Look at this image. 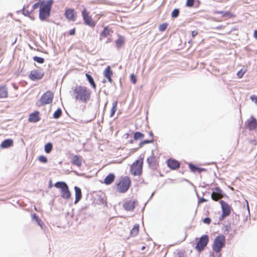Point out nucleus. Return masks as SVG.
<instances>
[{
    "mask_svg": "<svg viewBox=\"0 0 257 257\" xmlns=\"http://www.w3.org/2000/svg\"><path fill=\"white\" fill-rule=\"evenodd\" d=\"M145 248H146V246H143L142 247V250H144V249H145Z\"/></svg>",
    "mask_w": 257,
    "mask_h": 257,
    "instance_id": "nucleus-62",
    "label": "nucleus"
},
{
    "mask_svg": "<svg viewBox=\"0 0 257 257\" xmlns=\"http://www.w3.org/2000/svg\"><path fill=\"white\" fill-rule=\"evenodd\" d=\"M106 78L107 79L108 81L109 82L112 83V79H111V77H106Z\"/></svg>",
    "mask_w": 257,
    "mask_h": 257,
    "instance_id": "nucleus-57",
    "label": "nucleus"
},
{
    "mask_svg": "<svg viewBox=\"0 0 257 257\" xmlns=\"http://www.w3.org/2000/svg\"><path fill=\"white\" fill-rule=\"evenodd\" d=\"M198 34V32L196 31H192L191 35L193 38H194Z\"/></svg>",
    "mask_w": 257,
    "mask_h": 257,
    "instance_id": "nucleus-53",
    "label": "nucleus"
},
{
    "mask_svg": "<svg viewBox=\"0 0 257 257\" xmlns=\"http://www.w3.org/2000/svg\"><path fill=\"white\" fill-rule=\"evenodd\" d=\"M145 135L141 132H136L134 134V139L135 140H141L144 137Z\"/></svg>",
    "mask_w": 257,
    "mask_h": 257,
    "instance_id": "nucleus-30",
    "label": "nucleus"
},
{
    "mask_svg": "<svg viewBox=\"0 0 257 257\" xmlns=\"http://www.w3.org/2000/svg\"><path fill=\"white\" fill-rule=\"evenodd\" d=\"M195 0H187L186 6L188 7H192L194 5Z\"/></svg>",
    "mask_w": 257,
    "mask_h": 257,
    "instance_id": "nucleus-42",
    "label": "nucleus"
},
{
    "mask_svg": "<svg viewBox=\"0 0 257 257\" xmlns=\"http://www.w3.org/2000/svg\"><path fill=\"white\" fill-rule=\"evenodd\" d=\"M40 120L39 116V112L35 111L29 115L28 121L31 122H36Z\"/></svg>",
    "mask_w": 257,
    "mask_h": 257,
    "instance_id": "nucleus-15",
    "label": "nucleus"
},
{
    "mask_svg": "<svg viewBox=\"0 0 257 257\" xmlns=\"http://www.w3.org/2000/svg\"><path fill=\"white\" fill-rule=\"evenodd\" d=\"M33 60L37 62L38 63L42 64L44 62V59L42 57H38V56H34L33 57Z\"/></svg>",
    "mask_w": 257,
    "mask_h": 257,
    "instance_id": "nucleus-39",
    "label": "nucleus"
},
{
    "mask_svg": "<svg viewBox=\"0 0 257 257\" xmlns=\"http://www.w3.org/2000/svg\"><path fill=\"white\" fill-rule=\"evenodd\" d=\"M211 219L209 217H205L203 220V223H204L205 224H210L211 222Z\"/></svg>",
    "mask_w": 257,
    "mask_h": 257,
    "instance_id": "nucleus-47",
    "label": "nucleus"
},
{
    "mask_svg": "<svg viewBox=\"0 0 257 257\" xmlns=\"http://www.w3.org/2000/svg\"><path fill=\"white\" fill-rule=\"evenodd\" d=\"M167 166L172 170H176L180 167V164L179 162L173 159H169L167 161Z\"/></svg>",
    "mask_w": 257,
    "mask_h": 257,
    "instance_id": "nucleus-14",
    "label": "nucleus"
},
{
    "mask_svg": "<svg viewBox=\"0 0 257 257\" xmlns=\"http://www.w3.org/2000/svg\"><path fill=\"white\" fill-rule=\"evenodd\" d=\"M214 14H221L223 17L230 18H231L232 14L228 11H219L215 10L213 11Z\"/></svg>",
    "mask_w": 257,
    "mask_h": 257,
    "instance_id": "nucleus-25",
    "label": "nucleus"
},
{
    "mask_svg": "<svg viewBox=\"0 0 257 257\" xmlns=\"http://www.w3.org/2000/svg\"><path fill=\"white\" fill-rule=\"evenodd\" d=\"M110 31L109 29L107 27H105L100 34L99 39L101 40L103 37H108L110 35Z\"/></svg>",
    "mask_w": 257,
    "mask_h": 257,
    "instance_id": "nucleus-23",
    "label": "nucleus"
},
{
    "mask_svg": "<svg viewBox=\"0 0 257 257\" xmlns=\"http://www.w3.org/2000/svg\"><path fill=\"white\" fill-rule=\"evenodd\" d=\"M62 110L58 108L53 113V117L55 119L59 118L62 115Z\"/></svg>",
    "mask_w": 257,
    "mask_h": 257,
    "instance_id": "nucleus-33",
    "label": "nucleus"
},
{
    "mask_svg": "<svg viewBox=\"0 0 257 257\" xmlns=\"http://www.w3.org/2000/svg\"><path fill=\"white\" fill-rule=\"evenodd\" d=\"M228 216V215H223V213L222 212L221 215L219 218V221H221V220H223L225 217H226Z\"/></svg>",
    "mask_w": 257,
    "mask_h": 257,
    "instance_id": "nucleus-51",
    "label": "nucleus"
},
{
    "mask_svg": "<svg viewBox=\"0 0 257 257\" xmlns=\"http://www.w3.org/2000/svg\"><path fill=\"white\" fill-rule=\"evenodd\" d=\"M45 152L46 153H50L52 149H53V145L51 143H48L45 145Z\"/></svg>",
    "mask_w": 257,
    "mask_h": 257,
    "instance_id": "nucleus-32",
    "label": "nucleus"
},
{
    "mask_svg": "<svg viewBox=\"0 0 257 257\" xmlns=\"http://www.w3.org/2000/svg\"><path fill=\"white\" fill-rule=\"evenodd\" d=\"M133 143V140L130 141V143Z\"/></svg>",
    "mask_w": 257,
    "mask_h": 257,
    "instance_id": "nucleus-64",
    "label": "nucleus"
},
{
    "mask_svg": "<svg viewBox=\"0 0 257 257\" xmlns=\"http://www.w3.org/2000/svg\"><path fill=\"white\" fill-rule=\"evenodd\" d=\"M25 8V7L24 6L23 8V9H22V11H23V15H25V16H29L31 15V14L32 13V10L31 11H29L28 10L25 11V10H24Z\"/></svg>",
    "mask_w": 257,
    "mask_h": 257,
    "instance_id": "nucleus-44",
    "label": "nucleus"
},
{
    "mask_svg": "<svg viewBox=\"0 0 257 257\" xmlns=\"http://www.w3.org/2000/svg\"><path fill=\"white\" fill-rule=\"evenodd\" d=\"M86 77L87 80H88V81L89 82L90 84L91 85L93 89H95L96 88V84L95 83V82L94 81L93 77L90 75H89L87 73H86Z\"/></svg>",
    "mask_w": 257,
    "mask_h": 257,
    "instance_id": "nucleus-28",
    "label": "nucleus"
},
{
    "mask_svg": "<svg viewBox=\"0 0 257 257\" xmlns=\"http://www.w3.org/2000/svg\"><path fill=\"white\" fill-rule=\"evenodd\" d=\"M110 42V39L109 38L107 39V41L106 42V43H109Z\"/></svg>",
    "mask_w": 257,
    "mask_h": 257,
    "instance_id": "nucleus-61",
    "label": "nucleus"
},
{
    "mask_svg": "<svg viewBox=\"0 0 257 257\" xmlns=\"http://www.w3.org/2000/svg\"><path fill=\"white\" fill-rule=\"evenodd\" d=\"M75 199L74 201V204H77L82 198V193L81 189L77 187H74Z\"/></svg>",
    "mask_w": 257,
    "mask_h": 257,
    "instance_id": "nucleus-18",
    "label": "nucleus"
},
{
    "mask_svg": "<svg viewBox=\"0 0 257 257\" xmlns=\"http://www.w3.org/2000/svg\"><path fill=\"white\" fill-rule=\"evenodd\" d=\"M53 3V0L42 1L39 14V18L41 21H44L50 16Z\"/></svg>",
    "mask_w": 257,
    "mask_h": 257,
    "instance_id": "nucleus-2",
    "label": "nucleus"
},
{
    "mask_svg": "<svg viewBox=\"0 0 257 257\" xmlns=\"http://www.w3.org/2000/svg\"><path fill=\"white\" fill-rule=\"evenodd\" d=\"M189 168L193 172H197L198 169H199V167H197L196 165L191 163L189 164Z\"/></svg>",
    "mask_w": 257,
    "mask_h": 257,
    "instance_id": "nucleus-37",
    "label": "nucleus"
},
{
    "mask_svg": "<svg viewBox=\"0 0 257 257\" xmlns=\"http://www.w3.org/2000/svg\"><path fill=\"white\" fill-rule=\"evenodd\" d=\"M44 73L38 70H33L29 75V78L33 81H37L41 79L44 76Z\"/></svg>",
    "mask_w": 257,
    "mask_h": 257,
    "instance_id": "nucleus-10",
    "label": "nucleus"
},
{
    "mask_svg": "<svg viewBox=\"0 0 257 257\" xmlns=\"http://www.w3.org/2000/svg\"><path fill=\"white\" fill-rule=\"evenodd\" d=\"M219 203L220 204L222 212L223 213V215H229L231 211V207L230 205L222 200L219 201Z\"/></svg>",
    "mask_w": 257,
    "mask_h": 257,
    "instance_id": "nucleus-12",
    "label": "nucleus"
},
{
    "mask_svg": "<svg viewBox=\"0 0 257 257\" xmlns=\"http://www.w3.org/2000/svg\"><path fill=\"white\" fill-rule=\"evenodd\" d=\"M180 13L179 9H175L171 13V17L172 18H176L178 17Z\"/></svg>",
    "mask_w": 257,
    "mask_h": 257,
    "instance_id": "nucleus-36",
    "label": "nucleus"
},
{
    "mask_svg": "<svg viewBox=\"0 0 257 257\" xmlns=\"http://www.w3.org/2000/svg\"><path fill=\"white\" fill-rule=\"evenodd\" d=\"M168 27V24L166 23H163L159 26V29L161 32L165 31Z\"/></svg>",
    "mask_w": 257,
    "mask_h": 257,
    "instance_id": "nucleus-40",
    "label": "nucleus"
},
{
    "mask_svg": "<svg viewBox=\"0 0 257 257\" xmlns=\"http://www.w3.org/2000/svg\"><path fill=\"white\" fill-rule=\"evenodd\" d=\"M75 28L70 30L69 32V34L70 35H74L75 34Z\"/></svg>",
    "mask_w": 257,
    "mask_h": 257,
    "instance_id": "nucleus-52",
    "label": "nucleus"
},
{
    "mask_svg": "<svg viewBox=\"0 0 257 257\" xmlns=\"http://www.w3.org/2000/svg\"><path fill=\"white\" fill-rule=\"evenodd\" d=\"M14 141L12 139H9L5 140L1 144L0 146L3 149L8 148L13 145Z\"/></svg>",
    "mask_w": 257,
    "mask_h": 257,
    "instance_id": "nucleus-20",
    "label": "nucleus"
},
{
    "mask_svg": "<svg viewBox=\"0 0 257 257\" xmlns=\"http://www.w3.org/2000/svg\"><path fill=\"white\" fill-rule=\"evenodd\" d=\"M117 104V101H114L112 103V108H111V112H110V117H112L113 116V115L116 110Z\"/></svg>",
    "mask_w": 257,
    "mask_h": 257,
    "instance_id": "nucleus-31",
    "label": "nucleus"
},
{
    "mask_svg": "<svg viewBox=\"0 0 257 257\" xmlns=\"http://www.w3.org/2000/svg\"><path fill=\"white\" fill-rule=\"evenodd\" d=\"M149 135L150 137H151V138H152V139H153V136H154V135H153V133H152V132H150L149 133Z\"/></svg>",
    "mask_w": 257,
    "mask_h": 257,
    "instance_id": "nucleus-58",
    "label": "nucleus"
},
{
    "mask_svg": "<svg viewBox=\"0 0 257 257\" xmlns=\"http://www.w3.org/2000/svg\"><path fill=\"white\" fill-rule=\"evenodd\" d=\"M249 142L250 144L253 145H256V144H257V142L255 140H250L249 141Z\"/></svg>",
    "mask_w": 257,
    "mask_h": 257,
    "instance_id": "nucleus-54",
    "label": "nucleus"
},
{
    "mask_svg": "<svg viewBox=\"0 0 257 257\" xmlns=\"http://www.w3.org/2000/svg\"><path fill=\"white\" fill-rule=\"evenodd\" d=\"M143 160H137L133 163L131 166V172L134 175H140L142 172Z\"/></svg>",
    "mask_w": 257,
    "mask_h": 257,
    "instance_id": "nucleus-6",
    "label": "nucleus"
},
{
    "mask_svg": "<svg viewBox=\"0 0 257 257\" xmlns=\"http://www.w3.org/2000/svg\"><path fill=\"white\" fill-rule=\"evenodd\" d=\"M154 142V140L153 139H152L151 140H144L143 141H141L139 144V147L138 148H141L142 147H143V146L146 144H150V143H152L153 142Z\"/></svg>",
    "mask_w": 257,
    "mask_h": 257,
    "instance_id": "nucleus-35",
    "label": "nucleus"
},
{
    "mask_svg": "<svg viewBox=\"0 0 257 257\" xmlns=\"http://www.w3.org/2000/svg\"><path fill=\"white\" fill-rule=\"evenodd\" d=\"M147 161L150 168L152 169H156L157 157L154 155V151H152V155L148 158Z\"/></svg>",
    "mask_w": 257,
    "mask_h": 257,
    "instance_id": "nucleus-11",
    "label": "nucleus"
},
{
    "mask_svg": "<svg viewBox=\"0 0 257 257\" xmlns=\"http://www.w3.org/2000/svg\"><path fill=\"white\" fill-rule=\"evenodd\" d=\"M154 192H153V193L152 194V195H151V197H150V198H151L153 197V196L154 195Z\"/></svg>",
    "mask_w": 257,
    "mask_h": 257,
    "instance_id": "nucleus-63",
    "label": "nucleus"
},
{
    "mask_svg": "<svg viewBox=\"0 0 257 257\" xmlns=\"http://www.w3.org/2000/svg\"><path fill=\"white\" fill-rule=\"evenodd\" d=\"M41 3H42V1H40L39 2L34 4L32 8V11L33 12L35 10L38 9L39 7V8H40V7L41 6Z\"/></svg>",
    "mask_w": 257,
    "mask_h": 257,
    "instance_id": "nucleus-41",
    "label": "nucleus"
},
{
    "mask_svg": "<svg viewBox=\"0 0 257 257\" xmlns=\"http://www.w3.org/2000/svg\"><path fill=\"white\" fill-rule=\"evenodd\" d=\"M103 75L105 77H111L112 75V71L109 66H107L103 71Z\"/></svg>",
    "mask_w": 257,
    "mask_h": 257,
    "instance_id": "nucleus-29",
    "label": "nucleus"
},
{
    "mask_svg": "<svg viewBox=\"0 0 257 257\" xmlns=\"http://www.w3.org/2000/svg\"><path fill=\"white\" fill-rule=\"evenodd\" d=\"M54 95L50 91H48L42 95L40 100V105L51 103L53 99Z\"/></svg>",
    "mask_w": 257,
    "mask_h": 257,
    "instance_id": "nucleus-7",
    "label": "nucleus"
},
{
    "mask_svg": "<svg viewBox=\"0 0 257 257\" xmlns=\"http://www.w3.org/2000/svg\"><path fill=\"white\" fill-rule=\"evenodd\" d=\"M254 37L257 39V30L254 32Z\"/></svg>",
    "mask_w": 257,
    "mask_h": 257,
    "instance_id": "nucleus-56",
    "label": "nucleus"
},
{
    "mask_svg": "<svg viewBox=\"0 0 257 257\" xmlns=\"http://www.w3.org/2000/svg\"><path fill=\"white\" fill-rule=\"evenodd\" d=\"M222 197L223 196H221L217 194H215L214 193H212L211 194V199L215 201H218L220 198H222Z\"/></svg>",
    "mask_w": 257,
    "mask_h": 257,
    "instance_id": "nucleus-38",
    "label": "nucleus"
},
{
    "mask_svg": "<svg viewBox=\"0 0 257 257\" xmlns=\"http://www.w3.org/2000/svg\"><path fill=\"white\" fill-rule=\"evenodd\" d=\"M212 190H213L212 193H214L215 194H217L221 196H223L224 195L223 192V191L219 187H216L214 188H213Z\"/></svg>",
    "mask_w": 257,
    "mask_h": 257,
    "instance_id": "nucleus-34",
    "label": "nucleus"
},
{
    "mask_svg": "<svg viewBox=\"0 0 257 257\" xmlns=\"http://www.w3.org/2000/svg\"><path fill=\"white\" fill-rule=\"evenodd\" d=\"M39 160L40 162L43 163H46L48 162L47 158L43 155H41L39 157Z\"/></svg>",
    "mask_w": 257,
    "mask_h": 257,
    "instance_id": "nucleus-43",
    "label": "nucleus"
},
{
    "mask_svg": "<svg viewBox=\"0 0 257 257\" xmlns=\"http://www.w3.org/2000/svg\"><path fill=\"white\" fill-rule=\"evenodd\" d=\"M246 123L249 131H252L257 128V120L253 116H251L250 119H248Z\"/></svg>",
    "mask_w": 257,
    "mask_h": 257,
    "instance_id": "nucleus-13",
    "label": "nucleus"
},
{
    "mask_svg": "<svg viewBox=\"0 0 257 257\" xmlns=\"http://www.w3.org/2000/svg\"><path fill=\"white\" fill-rule=\"evenodd\" d=\"M54 186L61 190V196L63 199L68 200L71 196V192L67 183L63 181H58L54 184Z\"/></svg>",
    "mask_w": 257,
    "mask_h": 257,
    "instance_id": "nucleus-3",
    "label": "nucleus"
},
{
    "mask_svg": "<svg viewBox=\"0 0 257 257\" xmlns=\"http://www.w3.org/2000/svg\"><path fill=\"white\" fill-rule=\"evenodd\" d=\"M65 16L70 21H74L76 19V13L73 9H68L65 11Z\"/></svg>",
    "mask_w": 257,
    "mask_h": 257,
    "instance_id": "nucleus-16",
    "label": "nucleus"
},
{
    "mask_svg": "<svg viewBox=\"0 0 257 257\" xmlns=\"http://www.w3.org/2000/svg\"><path fill=\"white\" fill-rule=\"evenodd\" d=\"M139 231V225L138 224H136L132 229L131 230L130 235L132 236H136Z\"/></svg>",
    "mask_w": 257,
    "mask_h": 257,
    "instance_id": "nucleus-27",
    "label": "nucleus"
},
{
    "mask_svg": "<svg viewBox=\"0 0 257 257\" xmlns=\"http://www.w3.org/2000/svg\"><path fill=\"white\" fill-rule=\"evenodd\" d=\"M82 159L81 157L75 155L71 159V163L78 167L81 166Z\"/></svg>",
    "mask_w": 257,
    "mask_h": 257,
    "instance_id": "nucleus-19",
    "label": "nucleus"
},
{
    "mask_svg": "<svg viewBox=\"0 0 257 257\" xmlns=\"http://www.w3.org/2000/svg\"><path fill=\"white\" fill-rule=\"evenodd\" d=\"M32 219L33 220L35 221L38 225H39L42 229H43V223L39 217V216L35 213L32 214Z\"/></svg>",
    "mask_w": 257,
    "mask_h": 257,
    "instance_id": "nucleus-26",
    "label": "nucleus"
},
{
    "mask_svg": "<svg viewBox=\"0 0 257 257\" xmlns=\"http://www.w3.org/2000/svg\"><path fill=\"white\" fill-rule=\"evenodd\" d=\"M135 206V201L130 200L125 202L123 204V207L127 211H131L134 209Z\"/></svg>",
    "mask_w": 257,
    "mask_h": 257,
    "instance_id": "nucleus-17",
    "label": "nucleus"
},
{
    "mask_svg": "<svg viewBox=\"0 0 257 257\" xmlns=\"http://www.w3.org/2000/svg\"><path fill=\"white\" fill-rule=\"evenodd\" d=\"M245 71L243 70L242 69L240 70L239 71L237 72L236 75L238 78H241L244 74L245 73Z\"/></svg>",
    "mask_w": 257,
    "mask_h": 257,
    "instance_id": "nucleus-45",
    "label": "nucleus"
},
{
    "mask_svg": "<svg viewBox=\"0 0 257 257\" xmlns=\"http://www.w3.org/2000/svg\"><path fill=\"white\" fill-rule=\"evenodd\" d=\"M87 206H86H86H83V207H82V208H81V210H85V209H87Z\"/></svg>",
    "mask_w": 257,
    "mask_h": 257,
    "instance_id": "nucleus-59",
    "label": "nucleus"
},
{
    "mask_svg": "<svg viewBox=\"0 0 257 257\" xmlns=\"http://www.w3.org/2000/svg\"><path fill=\"white\" fill-rule=\"evenodd\" d=\"M82 15L84 22V24L91 27H93L95 25V23L91 19V17L89 16L88 13L85 9H83L82 12Z\"/></svg>",
    "mask_w": 257,
    "mask_h": 257,
    "instance_id": "nucleus-9",
    "label": "nucleus"
},
{
    "mask_svg": "<svg viewBox=\"0 0 257 257\" xmlns=\"http://www.w3.org/2000/svg\"><path fill=\"white\" fill-rule=\"evenodd\" d=\"M207 200L204 198H200L199 199V200H198V204H201L203 202H207Z\"/></svg>",
    "mask_w": 257,
    "mask_h": 257,
    "instance_id": "nucleus-49",
    "label": "nucleus"
},
{
    "mask_svg": "<svg viewBox=\"0 0 257 257\" xmlns=\"http://www.w3.org/2000/svg\"><path fill=\"white\" fill-rule=\"evenodd\" d=\"M131 179L127 176H125L116 184L117 191L119 193L126 192L131 185Z\"/></svg>",
    "mask_w": 257,
    "mask_h": 257,
    "instance_id": "nucleus-4",
    "label": "nucleus"
},
{
    "mask_svg": "<svg viewBox=\"0 0 257 257\" xmlns=\"http://www.w3.org/2000/svg\"><path fill=\"white\" fill-rule=\"evenodd\" d=\"M209 237L207 235L201 236L196 245V249L199 252L202 251L207 245Z\"/></svg>",
    "mask_w": 257,
    "mask_h": 257,
    "instance_id": "nucleus-8",
    "label": "nucleus"
},
{
    "mask_svg": "<svg viewBox=\"0 0 257 257\" xmlns=\"http://www.w3.org/2000/svg\"><path fill=\"white\" fill-rule=\"evenodd\" d=\"M205 170V169H204V168H199V169H198L197 172H199V173H201L202 171H204Z\"/></svg>",
    "mask_w": 257,
    "mask_h": 257,
    "instance_id": "nucleus-55",
    "label": "nucleus"
},
{
    "mask_svg": "<svg viewBox=\"0 0 257 257\" xmlns=\"http://www.w3.org/2000/svg\"><path fill=\"white\" fill-rule=\"evenodd\" d=\"M124 42V37L119 36L118 39L115 41V44L117 49H119L123 46Z\"/></svg>",
    "mask_w": 257,
    "mask_h": 257,
    "instance_id": "nucleus-24",
    "label": "nucleus"
},
{
    "mask_svg": "<svg viewBox=\"0 0 257 257\" xmlns=\"http://www.w3.org/2000/svg\"><path fill=\"white\" fill-rule=\"evenodd\" d=\"M72 90L73 98L80 103H86L90 99L91 91L86 86L76 85Z\"/></svg>",
    "mask_w": 257,
    "mask_h": 257,
    "instance_id": "nucleus-1",
    "label": "nucleus"
},
{
    "mask_svg": "<svg viewBox=\"0 0 257 257\" xmlns=\"http://www.w3.org/2000/svg\"><path fill=\"white\" fill-rule=\"evenodd\" d=\"M250 99L254 102V103L257 105V96L255 95H251L250 97Z\"/></svg>",
    "mask_w": 257,
    "mask_h": 257,
    "instance_id": "nucleus-48",
    "label": "nucleus"
},
{
    "mask_svg": "<svg viewBox=\"0 0 257 257\" xmlns=\"http://www.w3.org/2000/svg\"><path fill=\"white\" fill-rule=\"evenodd\" d=\"M246 201V203H247V210H248V213L249 214V206H248L247 201Z\"/></svg>",
    "mask_w": 257,
    "mask_h": 257,
    "instance_id": "nucleus-60",
    "label": "nucleus"
},
{
    "mask_svg": "<svg viewBox=\"0 0 257 257\" xmlns=\"http://www.w3.org/2000/svg\"><path fill=\"white\" fill-rule=\"evenodd\" d=\"M176 257H185V255L183 252L179 251L177 253Z\"/></svg>",
    "mask_w": 257,
    "mask_h": 257,
    "instance_id": "nucleus-50",
    "label": "nucleus"
},
{
    "mask_svg": "<svg viewBox=\"0 0 257 257\" xmlns=\"http://www.w3.org/2000/svg\"><path fill=\"white\" fill-rule=\"evenodd\" d=\"M8 91L6 85L0 86V98H5L8 97Z\"/></svg>",
    "mask_w": 257,
    "mask_h": 257,
    "instance_id": "nucleus-21",
    "label": "nucleus"
},
{
    "mask_svg": "<svg viewBox=\"0 0 257 257\" xmlns=\"http://www.w3.org/2000/svg\"><path fill=\"white\" fill-rule=\"evenodd\" d=\"M114 178H115V176L113 174H112V173L109 174L105 178V179L104 180V183L106 185H109L113 182Z\"/></svg>",
    "mask_w": 257,
    "mask_h": 257,
    "instance_id": "nucleus-22",
    "label": "nucleus"
},
{
    "mask_svg": "<svg viewBox=\"0 0 257 257\" xmlns=\"http://www.w3.org/2000/svg\"><path fill=\"white\" fill-rule=\"evenodd\" d=\"M131 81L134 84H135L137 82V78L134 74H132L131 75Z\"/></svg>",
    "mask_w": 257,
    "mask_h": 257,
    "instance_id": "nucleus-46",
    "label": "nucleus"
},
{
    "mask_svg": "<svg viewBox=\"0 0 257 257\" xmlns=\"http://www.w3.org/2000/svg\"><path fill=\"white\" fill-rule=\"evenodd\" d=\"M225 241V237L223 235H217L214 240L213 249L216 252H219L224 245Z\"/></svg>",
    "mask_w": 257,
    "mask_h": 257,
    "instance_id": "nucleus-5",
    "label": "nucleus"
}]
</instances>
